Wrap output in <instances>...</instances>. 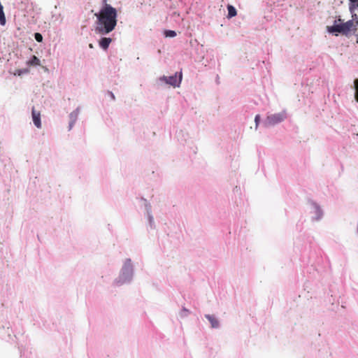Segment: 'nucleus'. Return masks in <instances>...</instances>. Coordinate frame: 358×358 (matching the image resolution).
Listing matches in <instances>:
<instances>
[{
    "instance_id": "f257e3e1",
    "label": "nucleus",
    "mask_w": 358,
    "mask_h": 358,
    "mask_svg": "<svg viewBox=\"0 0 358 358\" xmlns=\"http://www.w3.org/2000/svg\"><path fill=\"white\" fill-rule=\"evenodd\" d=\"M106 1L104 0V2ZM97 18L96 33L105 35L113 31L117 25V13L115 8L105 3L99 13H95Z\"/></svg>"
},
{
    "instance_id": "f03ea898",
    "label": "nucleus",
    "mask_w": 358,
    "mask_h": 358,
    "mask_svg": "<svg viewBox=\"0 0 358 358\" xmlns=\"http://www.w3.org/2000/svg\"><path fill=\"white\" fill-rule=\"evenodd\" d=\"M352 26V21H348L345 23H343L341 24L334 25L332 27H329V31L330 32H339V33H345L350 30Z\"/></svg>"
},
{
    "instance_id": "7ed1b4c3",
    "label": "nucleus",
    "mask_w": 358,
    "mask_h": 358,
    "mask_svg": "<svg viewBox=\"0 0 358 358\" xmlns=\"http://www.w3.org/2000/svg\"><path fill=\"white\" fill-rule=\"evenodd\" d=\"M161 79L174 87H178L182 80V73H180L178 77L177 76V73H176L174 76L169 77L163 76Z\"/></svg>"
},
{
    "instance_id": "20e7f679",
    "label": "nucleus",
    "mask_w": 358,
    "mask_h": 358,
    "mask_svg": "<svg viewBox=\"0 0 358 358\" xmlns=\"http://www.w3.org/2000/svg\"><path fill=\"white\" fill-rule=\"evenodd\" d=\"M285 117L282 114H273L268 116L267 121L271 124H278L284 120Z\"/></svg>"
},
{
    "instance_id": "39448f33",
    "label": "nucleus",
    "mask_w": 358,
    "mask_h": 358,
    "mask_svg": "<svg viewBox=\"0 0 358 358\" xmlns=\"http://www.w3.org/2000/svg\"><path fill=\"white\" fill-rule=\"evenodd\" d=\"M32 119L34 124L37 128H41V113L39 111H36L34 108H32Z\"/></svg>"
},
{
    "instance_id": "423d86ee",
    "label": "nucleus",
    "mask_w": 358,
    "mask_h": 358,
    "mask_svg": "<svg viewBox=\"0 0 358 358\" xmlns=\"http://www.w3.org/2000/svg\"><path fill=\"white\" fill-rule=\"evenodd\" d=\"M112 39L110 38H102L99 41V45L101 47L103 50H107L110 43H111Z\"/></svg>"
},
{
    "instance_id": "0eeeda50",
    "label": "nucleus",
    "mask_w": 358,
    "mask_h": 358,
    "mask_svg": "<svg viewBox=\"0 0 358 358\" xmlns=\"http://www.w3.org/2000/svg\"><path fill=\"white\" fill-rule=\"evenodd\" d=\"M206 317L210 322L211 327L213 328H217L219 327V322L214 317L213 315H206Z\"/></svg>"
},
{
    "instance_id": "6e6552de",
    "label": "nucleus",
    "mask_w": 358,
    "mask_h": 358,
    "mask_svg": "<svg viewBox=\"0 0 358 358\" xmlns=\"http://www.w3.org/2000/svg\"><path fill=\"white\" fill-rule=\"evenodd\" d=\"M29 66H39L41 64L40 59L35 55L32 56L31 59L27 62Z\"/></svg>"
},
{
    "instance_id": "1a4fd4ad",
    "label": "nucleus",
    "mask_w": 358,
    "mask_h": 358,
    "mask_svg": "<svg viewBox=\"0 0 358 358\" xmlns=\"http://www.w3.org/2000/svg\"><path fill=\"white\" fill-rule=\"evenodd\" d=\"M227 10H228V17L231 18V17H233L236 15V14H237L236 10L233 6L228 5Z\"/></svg>"
},
{
    "instance_id": "9d476101",
    "label": "nucleus",
    "mask_w": 358,
    "mask_h": 358,
    "mask_svg": "<svg viewBox=\"0 0 358 358\" xmlns=\"http://www.w3.org/2000/svg\"><path fill=\"white\" fill-rule=\"evenodd\" d=\"M354 84H355V99L358 102V79L355 80Z\"/></svg>"
},
{
    "instance_id": "9b49d317",
    "label": "nucleus",
    "mask_w": 358,
    "mask_h": 358,
    "mask_svg": "<svg viewBox=\"0 0 358 358\" xmlns=\"http://www.w3.org/2000/svg\"><path fill=\"white\" fill-rule=\"evenodd\" d=\"M164 36L166 37H175L176 36V33L175 31L172 30H166L164 31Z\"/></svg>"
},
{
    "instance_id": "f8f14e48",
    "label": "nucleus",
    "mask_w": 358,
    "mask_h": 358,
    "mask_svg": "<svg viewBox=\"0 0 358 358\" xmlns=\"http://www.w3.org/2000/svg\"><path fill=\"white\" fill-rule=\"evenodd\" d=\"M29 72V70L27 69H17L16 70L15 73H14L15 76L17 75L19 76H20L21 75L24 74V73H27Z\"/></svg>"
},
{
    "instance_id": "ddd939ff",
    "label": "nucleus",
    "mask_w": 358,
    "mask_h": 358,
    "mask_svg": "<svg viewBox=\"0 0 358 358\" xmlns=\"http://www.w3.org/2000/svg\"><path fill=\"white\" fill-rule=\"evenodd\" d=\"M70 117L71 118V121L69 124V130H71L72 129V127H73V124L76 122V115H73V113H71L70 115Z\"/></svg>"
},
{
    "instance_id": "4468645a",
    "label": "nucleus",
    "mask_w": 358,
    "mask_h": 358,
    "mask_svg": "<svg viewBox=\"0 0 358 358\" xmlns=\"http://www.w3.org/2000/svg\"><path fill=\"white\" fill-rule=\"evenodd\" d=\"M35 39L38 41V42H42L43 41V36L41 34L39 33H36L35 35Z\"/></svg>"
},
{
    "instance_id": "2eb2a0df",
    "label": "nucleus",
    "mask_w": 358,
    "mask_h": 358,
    "mask_svg": "<svg viewBox=\"0 0 358 358\" xmlns=\"http://www.w3.org/2000/svg\"><path fill=\"white\" fill-rule=\"evenodd\" d=\"M259 120H260V116H259V115H257L255 116V123H256V127L258 126Z\"/></svg>"
},
{
    "instance_id": "dca6fc26",
    "label": "nucleus",
    "mask_w": 358,
    "mask_h": 358,
    "mask_svg": "<svg viewBox=\"0 0 358 358\" xmlns=\"http://www.w3.org/2000/svg\"><path fill=\"white\" fill-rule=\"evenodd\" d=\"M349 1L358 7V0H349Z\"/></svg>"
},
{
    "instance_id": "f3484780",
    "label": "nucleus",
    "mask_w": 358,
    "mask_h": 358,
    "mask_svg": "<svg viewBox=\"0 0 358 358\" xmlns=\"http://www.w3.org/2000/svg\"><path fill=\"white\" fill-rule=\"evenodd\" d=\"M110 96H111L112 99H115V96H114V94H113L112 92H110Z\"/></svg>"
}]
</instances>
